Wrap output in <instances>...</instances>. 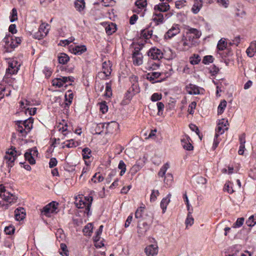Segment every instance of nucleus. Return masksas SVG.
<instances>
[{
    "label": "nucleus",
    "mask_w": 256,
    "mask_h": 256,
    "mask_svg": "<svg viewBox=\"0 0 256 256\" xmlns=\"http://www.w3.org/2000/svg\"><path fill=\"white\" fill-rule=\"evenodd\" d=\"M18 197L6 190L2 185H0V208L6 210L10 206L16 202Z\"/></svg>",
    "instance_id": "nucleus-1"
},
{
    "label": "nucleus",
    "mask_w": 256,
    "mask_h": 256,
    "mask_svg": "<svg viewBox=\"0 0 256 256\" xmlns=\"http://www.w3.org/2000/svg\"><path fill=\"white\" fill-rule=\"evenodd\" d=\"M94 193V191H91L88 196H84L83 198H76L74 202L76 206L78 208H85L84 212L86 214L87 216H90L92 214L90 207L93 200L92 194Z\"/></svg>",
    "instance_id": "nucleus-2"
},
{
    "label": "nucleus",
    "mask_w": 256,
    "mask_h": 256,
    "mask_svg": "<svg viewBox=\"0 0 256 256\" xmlns=\"http://www.w3.org/2000/svg\"><path fill=\"white\" fill-rule=\"evenodd\" d=\"M34 119L30 117L22 121L18 120L16 122V130L20 133V136L26 137L32 128Z\"/></svg>",
    "instance_id": "nucleus-3"
},
{
    "label": "nucleus",
    "mask_w": 256,
    "mask_h": 256,
    "mask_svg": "<svg viewBox=\"0 0 256 256\" xmlns=\"http://www.w3.org/2000/svg\"><path fill=\"white\" fill-rule=\"evenodd\" d=\"M3 42L4 43V47L6 52H11L18 46L22 42L20 37H16L11 34H7L4 38Z\"/></svg>",
    "instance_id": "nucleus-4"
},
{
    "label": "nucleus",
    "mask_w": 256,
    "mask_h": 256,
    "mask_svg": "<svg viewBox=\"0 0 256 256\" xmlns=\"http://www.w3.org/2000/svg\"><path fill=\"white\" fill-rule=\"evenodd\" d=\"M74 78L72 76H62L55 78L52 81V85L58 88L66 87L71 85L74 82Z\"/></svg>",
    "instance_id": "nucleus-5"
},
{
    "label": "nucleus",
    "mask_w": 256,
    "mask_h": 256,
    "mask_svg": "<svg viewBox=\"0 0 256 256\" xmlns=\"http://www.w3.org/2000/svg\"><path fill=\"white\" fill-rule=\"evenodd\" d=\"M148 54L152 59L158 60V61L164 57V54L162 51L156 48H152L150 49L148 52ZM160 66V62H159L152 64V68L154 69L156 68H158Z\"/></svg>",
    "instance_id": "nucleus-6"
},
{
    "label": "nucleus",
    "mask_w": 256,
    "mask_h": 256,
    "mask_svg": "<svg viewBox=\"0 0 256 256\" xmlns=\"http://www.w3.org/2000/svg\"><path fill=\"white\" fill-rule=\"evenodd\" d=\"M58 203L52 202L44 206L41 210V213L47 217H50L52 214L57 213Z\"/></svg>",
    "instance_id": "nucleus-7"
},
{
    "label": "nucleus",
    "mask_w": 256,
    "mask_h": 256,
    "mask_svg": "<svg viewBox=\"0 0 256 256\" xmlns=\"http://www.w3.org/2000/svg\"><path fill=\"white\" fill-rule=\"evenodd\" d=\"M194 46V44L188 38H186L184 34L182 40L177 44L176 48L180 51H185Z\"/></svg>",
    "instance_id": "nucleus-8"
},
{
    "label": "nucleus",
    "mask_w": 256,
    "mask_h": 256,
    "mask_svg": "<svg viewBox=\"0 0 256 256\" xmlns=\"http://www.w3.org/2000/svg\"><path fill=\"white\" fill-rule=\"evenodd\" d=\"M50 26L47 23L42 22L40 25L38 31L34 34V37L36 39H42L48 34Z\"/></svg>",
    "instance_id": "nucleus-9"
},
{
    "label": "nucleus",
    "mask_w": 256,
    "mask_h": 256,
    "mask_svg": "<svg viewBox=\"0 0 256 256\" xmlns=\"http://www.w3.org/2000/svg\"><path fill=\"white\" fill-rule=\"evenodd\" d=\"M186 29V32L184 34L186 36V38L190 40L195 46L196 44V41L194 39V37H192V34H194L196 38H200L202 35L201 32L196 28H192L188 26Z\"/></svg>",
    "instance_id": "nucleus-10"
},
{
    "label": "nucleus",
    "mask_w": 256,
    "mask_h": 256,
    "mask_svg": "<svg viewBox=\"0 0 256 256\" xmlns=\"http://www.w3.org/2000/svg\"><path fill=\"white\" fill-rule=\"evenodd\" d=\"M14 152H16V148L13 147L8 149L6 152L4 156V159L8 167L12 168L14 165V162L16 159V156L14 155Z\"/></svg>",
    "instance_id": "nucleus-11"
},
{
    "label": "nucleus",
    "mask_w": 256,
    "mask_h": 256,
    "mask_svg": "<svg viewBox=\"0 0 256 256\" xmlns=\"http://www.w3.org/2000/svg\"><path fill=\"white\" fill-rule=\"evenodd\" d=\"M20 63L16 58H12L8 62V67L6 72L10 73V74H16L19 70Z\"/></svg>",
    "instance_id": "nucleus-12"
},
{
    "label": "nucleus",
    "mask_w": 256,
    "mask_h": 256,
    "mask_svg": "<svg viewBox=\"0 0 256 256\" xmlns=\"http://www.w3.org/2000/svg\"><path fill=\"white\" fill-rule=\"evenodd\" d=\"M111 66L110 61L104 62L102 66V71L98 73V77L104 79L108 76L112 72Z\"/></svg>",
    "instance_id": "nucleus-13"
},
{
    "label": "nucleus",
    "mask_w": 256,
    "mask_h": 256,
    "mask_svg": "<svg viewBox=\"0 0 256 256\" xmlns=\"http://www.w3.org/2000/svg\"><path fill=\"white\" fill-rule=\"evenodd\" d=\"M38 156V152L36 148H33L29 149L24 154V158L26 160H28L30 164H36L35 157Z\"/></svg>",
    "instance_id": "nucleus-14"
},
{
    "label": "nucleus",
    "mask_w": 256,
    "mask_h": 256,
    "mask_svg": "<svg viewBox=\"0 0 256 256\" xmlns=\"http://www.w3.org/2000/svg\"><path fill=\"white\" fill-rule=\"evenodd\" d=\"M228 121L224 119L219 120L217 127L216 129V136H219L228 130Z\"/></svg>",
    "instance_id": "nucleus-15"
},
{
    "label": "nucleus",
    "mask_w": 256,
    "mask_h": 256,
    "mask_svg": "<svg viewBox=\"0 0 256 256\" xmlns=\"http://www.w3.org/2000/svg\"><path fill=\"white\" fill-rule=\"evenodd\" d=\"M180 32V28L178 24H173L172 27L165 34L164 38L170 39Z\"/></svg>",
    "instance_id": "nucleus-16"
},
{
    "label": "nucleus",
    "mask_w": 256,
    "mask_h": 256,
    "mask_svg": "<svg viewBox=\"0 0 256 256\" xmlns=\"http://www.w3.org/2000/svg\"><path fill=\"white\" fill-rule=\"evenodd\" d=\"M143 56L142 53L140 52V50L134 49L132 54V59L133 64L136 66H140L142 64Z\"/></svg>",
    "instance_id": "nucleus-17"
},
{
    "label": "nucleus",
    "mask_w": 256,
    "mask_h": 256,
    "mask_svg": "<svg viewBox=\"0 0 256 256\" xmlns=\"http://www.w3.org/2000/svg\"><path fill=\"white\" fill-rule=\"evenodd\" d=\"M140 92V88L138 84H132L131 86L128 90L126 94V97L129 100H131L132 97Z\"/></svg>",
    "instance_id": "nucleus-18"
},
{
    "label": "nucleus",
    "mask_w": 256,
    "mask_h": 256,
    "mask_svg": "<svg viewBox=\"0 0 256 256\" xmlns=\"http://www.w3.org/2000/svg\"><path fill=\"white\" fill-rule=\"evenodd\" d=\"M144 252L147 256H155L158 252V246L156 244H150L144 249Z\"/></svg>",
    "instance_id": "nucleus-19"
},
{
    "label": "nucleus",
    "mask_w": 256,
    "mask_h": 256,
    "mask_svg": "<svg viewBox=\"0 0 256 256\" xmlns=\"http://www.w3.org/2000/svg\"><path fill=\"white\" fill-rule=\"evenodd\" d=\"M70 51L74 54L80 55L86 51V48L84 45L71 46Z\"/></svg>",
    "instance_id": "nucleus-20"
},
{
    "label": "nucleus",
    "mask_w": 256,
    "mask_h": 256,
    "mask_svg": "<svg viewBox=\"0 0 256 256\" xmlns=\"http://www.w3.org/2000/svg\"><path fill=\"white\" fill-rule=\"evenodd\" d=\"M106 33L108 35H111L116 30V26L112 22H103Z\"/></svg>",
    "instance_id": "nucleus-21"
},
{
    "label": "nucleus",
    "mask_w": 256,
    "mask_h": 256,
    "mask_svg": "<svg viewBox=\"0 0 256 256\" xmlns=\"http://www.w3.org/2000/svg\"><path fill=\"white\" fill-rule=\"evenodd\" d=\"M147 5L146 0H136L135 2V6L133 9V12L136 13H139L142 10L146 8Z\"/></svg>",
    "instance_id": "nucleus-22"
},
{
    "label": "nucleus",
    "mask_w": 256,
    "mask_h": 256,
    "mask_svg": "<svg viewBox=\"0 0 256 256\" xmlns=\"http://www.w3.org/2000/svg\"><path fill=\"white\" fill-rule=\"evenodd\" d=\"M161 75V73L158 72H149L146 75V78L148 80L154 84L156 82H162V80H156Z\"/></svg>",
    "instance_id": "nucleus-23"
},
{
    "label": "nucleus",
    "mask_w": 256,
    "mask_h": 256,
    "mask_svg": "<svg viewBox=\"0 0 256 256\" xmlns=\"http://www.w3.org/2000/svg\"><path fill=\"white\" fill-rule=\"evenodd\" d=\"M14 214L16 220L20 221L24 218L26 212L23 208L20 207L15 210Z\"/></svg>",
    "instance_id": "nucleus-24"
},
{
    "label": "nucleus",
    "mask_w": 256,
    "mask_h": 256,
    "mask_svg": "<svg viewBox=\"0 0 256 256\" xmlns=\"http://www.w3.org/2000/svg\"><path fill=\"white\" fill-rule=\"evenodd\" d=\"M182 145L184 149L187 150H193V146L190 142V138L186 136L181 140Z\"/></svg>",
    "instance_id": "nucleus-25"
},
{
    "label": "nucleus",
    "mask_w": 256,
    "mask_h": 256,
    "mask_svg": "<svg viewBox=\"0 0 256 256\" xmlns=\"http://www.w3.org/2000/svg\"><path fill=\"white\" fill-rule=\"evenodd\" d=\"M202 0H194L192 8V12L194 14H198L202 6Z\"/></svg>",
    "instance_id": "nucleus-26"
},
{
    "label": "nucleus",
    "mask_w": 256,
    "mask_h": 256,
    "mask_svg": "<svg viewBox=\"0 0 256 256\" xmlns=\"http://www.w3.org/2000/svg\"><path fill=\"white\" fill-rule=\"evenodd\" d=\"M186 92L190 94H198L200 93L199 88L194 84H190L186 87Z\"/></svg>",
    "instance_id": "nucleus-27"
},
{
    "label": "nucleus",
    "mask_w": 256,
    "mask_h": 256,
    "mask_svg": "<svg viewBox=\"0 0 256 256\" xmlns=\"http://www.w3.org/2000/svg\"><path fill=\"white\" fill-rule=\"evenodd\" d=\"M170 9V6L166 2H162L156 4L154 7V10H158L159 12H166Z\"/></svg>",
    "instance_id": "nucleus-28"
},
{
    "label": "nucleus",
    "mask_w": 256,
    "mask_h": 256,
    "mask_svg": "<svg viewBox=\"0 0 256 256\" xmlns=\"http://www.w3.org/2000/svg\"><path fill=\"white\" fill-rule=\"evenodd\" d=\"M11 90L8 88H6L3 84H0V100H2L4 96H8L10 95Z\"/></svg>",
    "instance_id": "nucleus-29"
},
{
    "label": "nucleus",
    "mask_w": 256,
    "mask_h": 256,
    "mask_svg": "<svg viewBox=\"0 0 256 256\" xmlns=\"http://www.w3.org/2000/svg\"><path fill=\"white\" fill-rule=\"evenodd\" d=\"M246 52L247 55L250 57H252L254 54L256 53V42H252L250 44L249 47L247 48L246 50Z\"/></svg>",
    "instance_id": "nucleus-30"
},
{
    "label": "nucleus",
    "mask_w": 256,
    "mask_h": 256,
    "mask_svg": "<svg viewBox=\"0 0 256 256\" xmlns=\"http://www.w3.org/2000/svg\"><path fill=\"white\" fill-rule=\"evenodd\" d=\"M163 54L165 58L168 60L174 58L176 56L175 52H173L172 50L169 48H166L164 50Z\"/></svg>",
    "instance_id": "nucleus-31"
},
{
    "label": "nucleus",
    "mask_w": 256,
    "mask_h": 256,
    "mask_svg": "<svg viewBox=\"0 0 256 256\" xmlns=\"http://www.w3.org/2000/svg\"><path fill=\"white\" fill-rule=\"evenodd\" d=\"M170 196L171 194H169L166 197L163 198L160 202V206L162 210V213H164L166 210L167 206L170 202Z\"/></svg>",
    "instance_id": "nucleus-32"
},
{
    "label": "nucleus",
    "mask_w": 256,
    "mask_h": 256,
    "mask_svg": "<svg viewBox=\"0 0 256 256\" xmlns=\"http://www.w3.org/2000/svg\"><path fill=\"white\" fill-rule=\"evenodd\" d=\"M192 210L193 209L191 208L190 211V212H188L187 217L185 221L186 228H188V226H191L194 222V219L192 214Z\"/></svg>",
    "instance_id": "nucleus-33"
},
{
    "label": "nucleus",
    "mask_w": 256,
    "mask_h": 256,
    "mask_svg": "<svg viewBox=\"0 0 256 256\" xmlns=\"http://www.w3.org/2000/svg\"><path fill=\"white\" fill-rule=\"evenodd\" d=\"M58 131L61 132L62 134V139H64L66 136H67L68 134V132H67L68 130V126L67 124H65L64 126L63 124H60L58 126Z\"/></svg>",
    "instance_id": "nucleus-34"
},
{
    "label": "nucleus",
    "mask_w": 256,
    "mask_h": 256,
    "mask_svg": "<svg viewBox=\"0 0 256 256\" xmlns=\"http://www.w3.org/2000/svg\"><path fill=\"white\" fill-rule=\"evenodd\" d=\"M69 60L70 58L68 56L64 53H61L58 56V60L60 64H65Z\"/></svg>",
    "instance_id": "nucleus-35"
},
{
    "label": "nucleus",
    "mask_w": 256,
    "mask_h": 256,
    "mask_svg": "<svg viewBox=\"0 0 256 256\" xmlns=\"http://www.w3.org/2000/svg\"><path fill=\"white\" fill-rule=\"evenodd\" d=\"M59 253L62 256H68L69 252L66 245L64 243H61L59 249Z\"/></svg>",
    "instance_id": "nucleus-36"
},
{
    "label": "nucleus",
    "mask_w": 256,
    "mask_h": 256,
    "mask_svg": "<svg viewBox=\"0 0 256 256\" xmlns=\"http://www.w3.org/2000/svg\"><path fill=\"white\" fill-rule=\"evenodd\" d=\"M92 152L88 148H84L82 150V155L84 160H85L86 164L88 165L87 164L86 160H88L92 156Z\"/></svg>",
    "instance_id": "nucleus-37"
},
{
    "label": "nucleus",
    "mask_w": 256,
    "mask_h": 256,
    "mask_svg": "<svg viewBox=\"0 0 256 256\" xmlns=\"http://www.w3.org/2000/svg\"><path fill=\"white\" fill-rule=\"evenodd\" d=\"M93 226L92 223L88 224L83 229V232L85 236H90L92 232Z\"/></svg>",
    "instance_id": "nucleus-38"
},
{
    "label": "nucleus",
    "mask_w": 256,
    "mask_h": 256,
    "mask_svg": "<svg viewBox=\"0 0 256 256\" xmlns=\"http://www.w3.org/2000/svg\"><path fill=\"white\" fill-rule=\"evenodd\" d=\"M152 20L156 23V25L163 24L164 22V18L163 14H154Z\"/></svg>",
    "instance_id": "nucleus-39"
},
{
    "label": "nucleus",
    "mask_w": 256,
    "mask_h": 256,
    "mask_svg": "<svg viewBox=\"0 0 256 256\" xmlns=\"http://www.w3.org/2000/svg\"><path fill=\"white\" fill-rule=\"evenodd\" d=\"M74 6L76 10L80 12L85 7V2L84 0H76L74 2Z\"/></svg>",
    "instance_id": "nucleus-40"
},
{
    "label": "nucleus",
    "mask_w": 256,
    "mask_h": 256,
    "mask_svg": "<svg viewBox=\"0 0 256 256\" xmlns=\"http://www.w3.org/2000/svg\"><path fill=\"white\" fill-rule=\"evenodd\" d=\"M73 99V94L72 91L68 90L65 94L66 105L68 106L72 103Z\"/></svg>",
    "instance_id": "nucleus-41"
},
{
    "label": "nucleus",
    "mask_w": 256,
    "mask_h": 256,
    "mask_svg": "<svg viewBox=\"0 0 256 256\" xmlns=\"http://www.w3.org/2000/svg\"><path fill=\"white\" fill-rule=\"evenodd\" d=\"M226 46L227 42L226 38H222L218 42L217 49L219 50H223L226 48Z\"/></svg>",
    "instance_id": "nucleus-42"
},
{
    "label": "nucleus",
    "mask_w": 256,
    "mask_h": 256,
    "mask_svg": "<svg viewBox=\"0 0 256 256\" xmlns=\"http://www.w3.org/2000/svg\"><path fill=\"white\" fill-rule=\"evenodd\" d=\"M152 30L149 29H144L141 30L140 35L146 39H148L152 36Z\"/></svg>",
    "instance_id": "nucleus-43"
},
{
    "label": "nucleus",
    "mask_w": 256,
    "mask_h": 256,
    "mask_svg": "<svg viewBox=\"0 0 256 256\" xmlns=\"http://www.w3.org/2000/svg\"><path fill=\"white\" fill-rule=\"evenodd\" d=\"M56 236L57 240L59 242L64 240L66 238L65 234L64 233V231L61 228H58L56 230Z\"/></svg>",
    "instance_id": "nucleus-44"
},
{
    "label": "nucleus",
    "mask_w": 256,
    "mask_h": 256,
    "mask_svg": "<svg viewBox=\"0 0 256 256\" xmlns=\"http://www.w3.org/2000/svg\"><path fill=\"white\" fill-rule=\"evenodd\" d=\"M169 168V164L168 163L164 164L162 167L160 168V171L158 172V176L159 177H164L168 169Z\"/></svg>",
    "instance_id": "nucleus-45"
},
{
    "label": "nucleus",
    "mask_w": 256,
    "mask_h": 256,
    "mask_svg": "<svg viewBox=\"0 0 256 256\" xmlns=\"http://www.w3.org/2000/svg\"><path fill=\"white\" fill-rule=\"evenodd\" d=\"M62 144V148H64L65 147L68 148H71L76 146V145L72 139L66 140V142H64Z\"/></svg>",
    "instance_id": "nucleus-46"
},
{
    "label": "nucleus",
    "mask_w": 256,
    "mask_h": 256,
    "mask_svg": "<svg viewBox=\"0 0 256 256\" xmlns=\"http://www.w3.org/2000/svg\"><path fill=\"white\" fill-rule=\"evenodd\" d=\"M173 181V176L170 173H168L164 179V182L168 186H170L172 184Z\"/></svg>",
    "instance_id": "nucleus-47"
},
{
    "label": "nucleus",
    "mask_w": 256,
    "mask_h": 256,
    "mask_svg": "<svg viewBox=\"0 0 256 256\" xmlns=\"http://www.w3.org/2000/svg\"><path fill=\"white\" fill-rule=\"evenodd\" d=\"M18 20V12L16 8H13L10 12V20L11 22H12Z\"/></svg>",
    "instance_id": "nucleus-48"
},
{
    "label": "nucleus",
    "mask_w": 256,
    "mask_h": 256,
    "mask_svg": "<svg viewBox=\"0 0 256 256\" xmlns=\"http://www.w3.org/2000/svg\"><path fill=\"white\" fill-rule=\"evenodd\" d=\"M200 61V58L198 54H194L193 56L190 58V63L192 65L198 64Z\"/></svg>",
    "instance_id": "nucleus-49"
},
{
    "label": "nucleus",
    "mask_w": 256,
    "mask_h": 256,
    "mask_svg": "<svg viewBox=\"0 0 256 256\" xmlns=\"http://www.w3.org/2000/svg\"><path fill=\"white\" fill-rule=\"evenodd\" d=\"M226 102L225 100H224L220 102L218 108V114H220L224 112V110L226 107Z\"/></svg>",
    "instance_id": "nucleus-50"
},
{
    "label": "nucleus",
    "mask_w": 256,
    "mask_h": 256,
    "mask_svg": "<svg viewBox=\"0 0 256 256\" xmlns=\"http://www.w3.org/2000/svg\"><path fill=\"white\" fill-rule=\"evenodd\" d=\"M224 190L227 192L229 194L233 193L232 184L230 182H226L224 188Z\"/></svg>",
    "instance_id": "nucleus-51"
},
{
    "label": "nucleus",
    "mask_w": 256,
    "mask_h": 256,
    "mask_svg": "<svg viewBox=\"0 0 256 256\" xmlns=\"http://www.w3.org/2000/svg\"><path fill=\"white\" fill-rule=\"evenodd\" d=\"M104 177L100 174H95L91 180L94 183L102 182L104 180Z\"/></svg>",
    "instance_id": "nucleus-52"
},
{
    "label": "nucleus",
    "mask_w": 256,
    "mask_h": 256,
    "mask_svg": "<svg viewBox=\"0 0 256 256\" xmlns=\"http://www.w3.org/2000/svg\"><path fill=\"white\" fill-rule=\"evenodd\" d=\"M118 168L121 170L120 175L122 176L125 173L126 170V165L123 160H120L118 165Z\"/></svg>",
    "instance_id": "nucleus-53"
},
{
    "label": "nucleus",
    "mask_w": 256,
    "mask_h": 256,
    "mask_svg": "<svg viewBox=\"0 0 256 256\" xmlns=\"http://www.w3.org/2000/svg\"><path fill=\"white\" fill-rule=\"evenodd\" d=\"M160 195V192L158 190H153L150 196V202H154L156 200L157 197Z\"/></svg>",
    "instance_id": "nucleus-54"
},
{
    "label": "nucleus",
    "mask_w": 256,
    "mask_h": 256,
    "mask_svg": "<svg viewBox=\"0 0 256 256\" xmlns=\"http://www.w3.org/2000/svg\"><path fill=\"white\" fill-rule=\"evenodd\" d=\"M144 208V206H140L137 209L135 212V218H142Z\"/></svg>",
    "instance_id": "nucleus-55"
},
{
    "label": "nucleus",
    "mask_w": 256,
    "mask_h": 256,
    "mask_svg": "<svg viewBox=\"0 0 256 256\" xmlns=\"http://www.w3.org/2000/svg\"><path fill=\"white\" fill-rule=\"evenodd\" d=\"M244 220L243 218H238L236 221L233 224L232 228H237L240 227L243 224Z\"/></svg>",
    "instance_id": "nucleus-56"
},
{
    "label": "nucleus",
    "mask_w": 256,
    "mask_h": 256,
    "mask_svg": "<svg viewBox=\"0 0 256 256\" xmlns=\"http://www.w3.org/2000/svg\"><path fill=\"white\" fill-rule=\"evenodd\" d=\"M246 224L248 226H253L256 224V219L254 218V216H251L246 220Z\"/></svg>",
    "instance_id": "nucleus-57"
},
{
    "label": "nucleus",
    "mask_w": 256,
    "mask_h": 256,
    "mask_svg": "<svg viewBox=\"0 0 256 256\" xmlns=\"http://www.w3.org/2000/svg\"><path fill=\"white\" fill-rule=\"evenodd\" d=\"M12 74H10V73L6 72V74L4 77L3 82H5L8 84H10L12 82V80H14L12 78H10V76Z\"/></svg>",
    "instance_id": "nucleus-58"
},
{
    "label": "nucleus",
    "mask_w": 256,
    "mask_h": 256,
    "mask_svg": "<svg viewBox=\"0 0 256 256\" xmlns=\"http://www.w3.org/2000/svg\"><path fill=\"white\" fill-rule=\"evenodd\" d=\"M156 106L158 107V115L162 116L163 113L164 109V104L162 102H158L156 104Z\"/></svg>",
    "instance_id": "nucleus-59"
},
{
    "label": "nucleus",
    "mask_w": 256,
    "mask_h": 256,
    "mask_svg": "<svg viewBox=\"0 0 256 256\" xmlns=\"http://www.w3.org/2000/svg\"><path fill=\"white\" fill-rule=\"evenodd\" d=\"M214 61V58L212 56H204L202 60V63L205 64H209L212 62Z\"/></svg>",
    "instance_id": "nucleus-60"
},
{
    "label": "nucleus",
    "mask_w": 256,
    "mask_h": 256,
    "mask_svg": "<svg viewBox=\"0 0 256 256\" xmlns=\"http://www.w3.org/2000/svg\"><path fill=\"white\" fill-rule=\"evenodd\" d=\"M162 98V95L161 94L156 92L152 94L150 100L152 102H156L160 100Z\"/></svg>",
    "instance_id": "nucleus-61"
},
{
    "label": "nucleus",
    "mask_w": 256,
    "mask_h": 256,
    "mask_svg": "<svg viewBox=\"0 0 256 256\" xmlns=\"http://www.w3.org/2000/svg\"><path fill=\"white\" fill-rule=\"evenodd\" d=\"M105 95L108 97H110L112 95L111 86L108 82L106 83Z\"/></svg>",
    "instance_id": "nucleus-62"
},
{
    "label": "nucleus",
    "mask_w": 256,
    "mask_h": 256,
    "mask_svg": "<svg viewBox=\"0 0 256 256\" xmlns=\"http://www.w3.org/2000/svg\"><path fill=\"white\" fill-rule=\"evenodd\" d=\"M100 110L102 114H105L108 112V107L105 102L100 104Z\"/></svg>",
    "instance_id": "nucleus-63"
},
{
    "label": "nucleus",
    "mask_w": 256,
    "mask_h": 256,
    "mask_svg": "<svg viewBox=\"0 0 256 256\" xmlns=\"http://www.w3.org/2000/svg\"><path fill=\"white\" fill-rule=\"evenodd\" d=\"M15 228L14 226H10L4 228V232L6 234H12L14 232Z\"/></svg>",
    "instance_id": "nucleus-64"
}]
</instances>
